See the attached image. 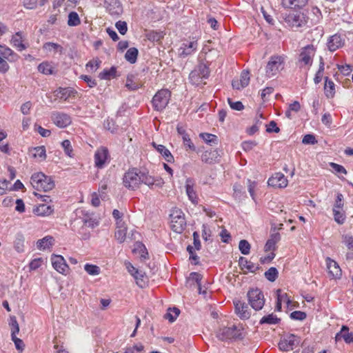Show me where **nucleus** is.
I'll use <instances>...</instances> for the list:
<instances>
[{
  "label": "nucleus",
  "instance_id": "obj_56",
  "mask_svg": "<svg viewBox=\"0 0 353 353\" xmlns=\"http://www.w3.org/2000/svg\"><path fill=\"white\" fill-rule=\"evenodd\" d=\"M43 48L46 50L51 51V50H55V51H59L62 52L63 47L55 43L52 42H47L43 45Z\"/></svg>",
  "mask_w": 353,
  "mask_h": 353
},
{
  "label": "nucleus",
  "instance_id": "obj_21",
  "mask_svg": "<svg viewBox=\"0 0 353 353\" xmlns=\"http://www.w3.org/2000/svg\"><path fill=\"white\" fill-rule=\"evenodd\" d=\"M250 80V72L247 70H243L241 73L240 79L232 81V88L236 90H241L248 85Z\"/></svg>",
  "mask_w": 353,
  "mask_h": 353
},
{
  "label": "nucleus",
  "instance_id": "obj_1",
  "mask_svg": "<svg viewBox=\"0 0 353 353\" xmlns=\"http://www.w3.org/2000/svg\"><path fill=\"white\" fill-rule=\"evenodd\" d=\"M30 183L37 191L48 192L54 187V182L52 178L43 172L34 173L30 178Z\"/></svg>",
  "mask_w": 353,
  "mask_h": 353
},
{
  "label": "nucleus",
  "instance_id": "obj_39",
  "mask_svg": "<svg viewBox=\"0 0 353 353\" xmlns=\"http://www.w3.org/2000/svg\"><path fill=\"white\" fill-rule=\"evenodd\" d=\"M199 137L208 144H217L218 138L214 134L207 132H202L199 134Z\"/></svg>",
  "mask_w": 353,
  "mask_h": 353
},
{
  "label": "nucleus",
  "instance_id": "obj_35",
  "mask_svg": "<svg viewBox=\"0 0 353 353\" xmlns=\"http://www.w3.org/2000/svg\"><path fill=\"white\" fill-rule=\"evenodd\" d=\"M33 157L38 159L39 161H44L46 158V150L44 146H37L31 150Z\"/></svg>",
  "mask_w": 353,
  "mask_h": 353
},
{
  "label": "nucleus",
  "instance_id": "obj_38",
  "mask_svg": "<svg viewBox=\"0 0 353 353\" xmlns=\"http://www.w3.org/2000/svg\"><path fill=\"white\" fill-rule=\"evenodd\" d=\"M180 314V310L177 307L169 308L164 315V318L168 319L170 322H174Z\"/></svg>",
  "mask_w": 353,
  "mask_h": 353
},
{
  "label": "nucleus",
  "instance_id": "obj_20",
  "mask_svg": "<svg viewBox=\"0 0 353 353\" xmlns=\"http://www.w3.org/2000/svg\"><path fill=\"white\" fill-rule=\"evenodd\" d=\"M268 185L279 188L287 187L288 181L285 176L281 172H276L268 181Z\"/></svg>",
  "mask_w": 353,
  "mask_h": 353
},
{
  "label": "nucleus",
  "instance_id": "obj_50",
  "mask_svg": "<svg viewBox=\"0 0 353 353\" xmlns=\"http://www.w3.org/2000/svg\"><path fill=\"white\" fill-rule=\"evenodd\" d=\"M101 61L98 59L90 60L86 63V69L90 71H96L100 66Z\"/></svg>",
  "mask_w": 353,
  "mask_h": 353
},
{
  "label": "nucleus",
  "instance_id": "obj_37",
  "mask_svg": "<svg viewBox=\"0 0 353 353\" xmlns=\"http://www.w3.org/2000/svg\"><path fill=\"white\" fill-rule=\"evenodd\" d=\"M139 54V51L136 48H129L125 54V59L130 63H136L137 60V57Z\"/></svg>",
  "mask_w": 353,
  "mask_h": 353
},
{
  "label": "nucleus",
  "instance_id": "obj_5",
  "mask_svg": "<svg viewBox=\"0 0 353 353\" xmlns=\"http://www.w3.org/2000/svg\"><path fill=\"white\" fill-rule=\"evenodd\" d=\"M210 72L208 65L203 62H201L190 73V81L193 85H199L201 83L203 79H205L209 77Z\"/></svg>",
  "mask_w": 353,
  "mask_h": 353
},
{
  "label": "nucleus",
  "instance_id": "obj_4",
  "mask_svg": "<svg viewBox=\"0 0 353 353\" xmlns=\"http://www.w3.org/2000/svg\"><path fill=\"white\" fill-rule=\"evenodd\" d=\"M316 54V48L312 44L307 45L299 50L297 62L301 68H310L313 63V59Z\"/></svg>",
  "mask_w": 353,
  "mask_h": 353
},
{
  "label": "nucleus",
  "instance_id": "obj_23",
  "mask_svg": "<svg viewBox=\"0 0 353 353\" xmlns=\"http://www.w3.org/2000/svg\"><path fill=\"white\" fill-rule=\"evenodd\" d=\"M25 37L23 32L19 31L12 36L10 44L18 51L21 52L28 48V45L24 43Z\"/></svg>",
  "mask_w": 353,
  "mask_h": 353
},
{
  "label": "nucleus",
  "instance_id": "obj_25",
  "mask_svg": "<svg viewBox=\"0 0 353 353\" xmlns=\"http://www.w3.org/2000/svg\"><path fill=\"white\" fill-rule=\"evenodd\" d=\"M239 265L240 268L245 272L255 273L260 267L259 265L248 261L246 258L241 256L239 260Z\"/></svg>",
  "mask_w": 353,
  "mask_h": 353
},
{
  "label": "nucleus",
  "instance_id": "obj_34",
  "mask_svg": "<svg viewBox=\"0 0 353 353\" xmlns=\"http://www.w3.org/2000/svg\"><path fill=\"white\" fill-rule=\"evenodd\" d=\"M324 90L327 98H332L335 94V84L328 77L325 79Z\"/></svg>",
  "mask_w": 353,
  "mask_h": 353
},
{
  "label": "nucleus",
  "instance_id": "obj_18",
  "mask_svg": "<svg viewBox=\"0 0 353 353\" xmlns=\"http://www.w3.org/2000/svg\"><path fill=\"white\" fill-rule=\"evenodd\" d=\"M330 277L334 279H340L342 276V270L339 263L330 257L325 260Z\"/></svg>",
  "mask_w": 353,
  "mask_h": 353
},
{
  "label": "nucleus",
  "instance_id": "obj_26",
  "mask_svg": "<svg viewBox=\"0 0 353 353\" xmlns=\"http://www.w3.org/2000/svg\"><path fill=\"white\" fill-rule=\"evenodd\" d=\"M194 180L192 178H188L185 180V190L188 199L193 204H196L198 203V197L194 189Z\"/></svg>",
  "mask_w": 353,
  "mask_h": 353
},
{
  "label": "nucleus",
  "instance_id": "obj_16",
  "mask_svg": "<svg viewBox=\"0 0 353 353\" xmlns=\"http://www.w3.org/2000/svg\"><path fill=\"white\" fill-rule=\"evenodd\" d=\"M51 262L54 269L60 274H66L68 272L69 267L62 256L52 255Z\"/></svg>",
  "mask_w": 353,
  "mask_h": 353
},
{
  "label": "nucleus",
  "instance_id": "obj_41",
  "mask_svg": "<svg viewBox=\"0 0 353 353\" xmlns=\"http://www.w3.org/2000/svg\"><path fill=\"white\" fill-rule=\"evenodd\" d=\"M334 221L340 225L344 223L346 216L345 213L343 210H332Z\"/></svg>",
  "mask_w": 353,
  "mask_h": 353
},
{
  "label": "nucleus",
  "instance_id": "obj_17",
  "mask_svg": "<svg viewBox=\"0 0 353 353\" xmlns=\"http://www.w3.org/2000/svg\"><path fill=\"white\" fill-rule=\"evenodd\" d=\"M235 313L241 319H248L251 316V310L248 304L240 300L234 301Z\"/></svg>",
  "mask_w": 353,
  "mask_h": 353
},
{
  "label": "nucleus",
  "instance_id": "obj_19",
  "mask_svg": "<svg viewBox=\"0 0 353 353\" xmlns=\"http://www.w3.org/2000/svg\"><path fill=\"white\" fill-rule=\"evenodd\" d=\"M344 43L345 38L339 34H335L328 38L327 41V46L330 52H334L340 48L343 47Z\"/></svg>",
  "mask_w": 353,
  "mask_h": 353
},
{
  "label": "nucleus",
  "instance_id": "obj_14",
  "mask_svg": "<svg viewBox=\"0 0 353 353\" xmlns=\"http://www.w3.org/2000/svg\"><path fill=\"white\" fill-rule=\"evenodd\" d=\"M299 338L294 334H289L285 336L279 343V347L283 351L292 350L299 344Z\"/></svg>",
  "mask_w": 353,
  "mask_h": 353
},
{
  "label": "nucleus",
  "instance_id": "obj_22",
  "mask_svg": "<svg viewBox=\"0 0 353 353\" xmlns=\"http://www.w3.org/2000/svg\"><path fill=\"white\" fill-rule=\"evenodd\" d=\"M109 156L108 150L106 148L101 147L97 150L94 154V163L98 168H102Z\"/></svg>",
  "mask_w": 353,
  "mask_h": 353
},
{
  "label": "nucleus",
  "instance_id": "obj_28",
  "mask_svg": "<svg viewBox=\"0 0 353 353\" xmlns=\"http://www.w3.org/2000/svg\"><path fill=\"white\" fill-rule=\"evenodd\" d=\"M54 94L57 98L65 101L70 97H74L76 91L71 88H59L54 92Z\"/></svg>",
  "mask_w": 353,
  "mask_h": 353
},
{
  "label": "nucleus",
  "instance_id": "obj_48",
  "mask_svg": "<svg viewBox=\"0 0 353 353\" xmlns=\"http://www.w3.org/2000/svg\"><path fill=\"white\" fill-rule=\"evenodd\" d=\"M85 271L90 275L96 276L100 273V268L96 265L86 263L84 265Z\"/></svg>",
  "mask_w": 353,
  "mask_h": 353
},
{
  "label": "nucleus",
  "instance_id": "obj_44",
  "mask_svg": "<svg viewBox=\"0 0 353 353\" xmlns=\"http://www.w3.org/2000/svg\"><path fill=\"white\" fill-rule=\"evenodd\" d=\"M276 294L277 300L281 301L282 303H286L288 307L291 305V300L287 293L283 292L281 289H278L276 291Z\"/></svg>",
  "mask_w": 353,
  "mask_h": 353
},
{
  "label": "nucleus",
  "instance_id": "obj_7",
  "mask_svg": "<svg viewBox=\"0 0 353 353\" xmlns=\"http://www.w3.org/2000/svg\"><path fill=\"white\" fill-rule=\"evenodd\" d=\"M171 97V92L168 89H161L159 90L153 97L152 104L154 109L161 112L168 105Z\"/></svg>",
  "mask_w": 353,
  "mask_h": 353
},
{
  "label": "nucleus",
  "instance_id": "obj_59",
  "mask_svg": "<svg viewBox=\"0 0 353 353\" xmlns=\"http://www.w3.org/2000/svg\"><path fill=\"white\" fill-rule=\"evenodd\" d=\"M115 26L121 34L124 35L126 34L128 26L125 21H119L116 23Z\"/></svg>",
  "mask_w": 353,
  "mask_h": 353
},
{
  "label": "nucleus",
  "instance_id": "obj_58",
  "mask_svg": "<svg viewBox=\"0 0 353 353\" xmlns=\"http://www.w3.org/2000/svg\"><path fill=\"white\" fill-rule=\"evenodd\" d=\"M104 128L110 131L112 133H114L117 130V126L115 125V123L113 120L106 119L104 121Z\"/></svg>",
  "mask_w": 353,
  "mask_h": 353
},
{
  "label": "nucleus",
  "instance_id": "obj_29",
  "mask_svg": "<svg viewBox=\"0 0 353 353\" xmlns=\"http://www.w3.org/2000/svg\"><path fill=\"white\" fill-rule=\"evenodd\" d=\"M308 3V0H281L282 6L285 8L301 9Z\"/></svg>",
  "mask_w": 353,
  "mask_h": 353
},
{
  "label": "nucleus",
  "instance_id": "obj_43",
  "mask_svg": "<svg viewBox=\"0 0 353 353\" xmlns=\"http://www.w3.org/2000/svg\"><path fill=\"white\" fill-rule=\"evenodd\" d=\"M81 23L79 14L76 12H71L68 14V25L69 26H77Z\"/></svg>",
  "mask_w": 353,
  "mask_h": 353
},
{
  "label": "nucleus",
  "instance_id": "obj_27",
  "mask_svg": "<svg viewBox=\"0 0 353 353\" xmlns=\"http://www.w3.org/2000/svg\"><path fill=\"white\" fill-rule=\"evenodd\" d=\"M219 154L217 150H206L201 154V161L205 163L213 164L219 161Z\"/></svg>",
  "mask_w": 353,
  "mask_h": 353
},
{
  "label": "nucleus",
  "instance_id": "obj_33",
  "mask_svg": "<svg viewBox=\"0 0 353 353\" xmlns=\"http://www.w3.org/2000/svg\"><path fill=\"white\" fill-rule=\"evenodd\" d=\"M153 145L157 149V150L163 157L164 159L170 163L174 161V157L171 152L163 145H157L154 143Z\"/></svg>",
  "mask_w": 353,
  "mask_h": 353
},
{
  "label": "nucleus",
  "instance_id": "obj_36",
  "mask_svg": "<svg viewBox=\"0 0 353 353\" xmlns=\"http://www.w3.org/2000/svg\"><path fill=\"white\" fill-rule=\"evenodd\" d=\"M280 322V319L274 314H270L263 316L259 321V324L276 325Z\"/></svg>",
  "mask_w": 353,
  "mask_h": 353
},
{
  "label": "nucleus",
  "instance_id": "obj_42",
  "mask_svg": "<svg viewBox=\"0 0 353 353\" xmlns=\"http://www.w3.org/2000/svg\"><path fill=\"white\" fill-rule=\"evenodd\" d=\"M9 325L11 327V338H15L17 334L19 332V326L15 316H11Z\"/></svg>",
  "mask_w": 353,
  "mask_h": 353
},
{
  "label": "nucleus",
  "instance_id": "obj_9",
  "mask_svg": "<svg viewBox=\"0 0 353 353\" xmlns=\"http://www.w3.org/2000/svg\"><path fill=\"white\" fill-rule=\"evenodd\" d=\"M217 336L222 341L241 339H243L242 329L236 325L224 327L219 330Z\"/></svg>",
  "mask_w": 353,
  "mask_h": 353
},
{
  "label": "nucleus",
  "instance_id": "obj_60",
  "mask_svg": "<svg viewBox=\"0 0 353 353\" xmlns=\"http://www.w3.org/2000/svg\"><path fill=\"white\" fill-rule=\"evenodd\" d=\"M43 263V260L42 258H37L32 260L29 264L30 270H36L42 265Z\"/></svg>",
  "mask_w": 353,
  "mask_h": 353
},
{
  "label": "nucleus",
  "instance_id": "obj_62",
  "mask_svg": "<svg viewBox=\"0 0 353 353\" xmlns=\"http://www.w3.org/2000/svg\"><path fill=\"white\" fill-rule=\"evenodd\" d=\"M290 318L294 320L303 321L306 318V314L302 311H294L290 314Z\"/></svg>",
  "mask_w": 353,
  "mask_h": 353
},
{
  "label": "nucleus",
  "instance_id": "obj_30",
  "mask_svg": "<svg viewBox=\"0 0 353 353\" xmlns=\"http://www.w3.org/2000/svg\"><path fill=\"white\" fill-rule=\"evenodd\" d=\"M281 240V235L279 232L272 234L267 241L265 246L264 251L270 252L276 250V244Z\"/></svg>",
  "mask_w": 353,
  "mask_h": 353
},
{
  "label": "nucleus",
  "instance_id": "obj_11",
  "mask_svg": "<svg viewBox=\"0 0 353 353\" xmlns=\"http://www.w3.org/2000/svg\"><path fill=\"white\" fill-rule=\"evenodd\" d=\"M50 118L53 123L61 128H65L72 123L71 117L61 112H52Z\"/></svg>",
  "mask_w": 353,
  "mask_h": 353
},
{
  "label": "nucleus",
  "instance_id": "obj_2",
  "mask_svg": "<svg viewBox=\"0 0 353 353\" xmlns=\"http://www.w3.org/2000/svg\"><path fill=\"white\" fill-rule=\"evenodd\" d=\"M20 57L6 45L0 44V73L5 74L9 69L8 62H16Z\"/></svg>",
  "mask_w": 353,
  "mask_h": 353
},
{
  "label": "nucleus",
  "instance_id": "obj_57",
  "mask_svg": "<svg viewBox=\"0 0 353 353\" xmlns=\"http://www.w3.org/2000/svg\"><path fill=\"white\" fill-rule=\"evenodd\" d=\"M136 280L137 284L141 287L144 288L146 285L145 276L143 272L141 271V274H137L133 276Z\"/></svg>",
  "mask_w": 353,
  "mask_h": 353
},
{
  "label": "nucleus",
  "instance_id": "obj_52",
  "mask_svg": "<svg viewBox=\"0 0 353 353\" xmlns=\"http://www.w3.org/2000/svg\"><path fill=\"white\" fill-rule=\"evenodd\" d=\"M342 243L345 245L348 250L353 251V235L350 234L342 236Z\"/></svg>",
  "mask_w": 353,
  "mask_h": 353
},
{
  "label": "nucleus",
  "instance_id": "obj_3",
  "mask_svg": "<svg viewBox=\"0 0 353 353\" xmlns=\"http://www.w3.org/2000/svg\"><path fill=\"white\" fill-rule=\"evenodd\" d=\"M142 172L137 168L129 169L123 175V185L130 190L138 189L141 185Z\"/></svg>",
  "mask_w": 353,
  "mask_h": 353
},
{
  "label": "nucleus",
  "instance_id": "obj_49",
  "mask_svg": "<svg viewBox=\"0 0 353 353\" xmlns=\"http://www.w3.org/2000/svg\"><path fill=\"white\" fill-rule=\"evenodd\" d=\"M38 70L44 74H51L53 71L52 65L48 62L40 63L38 66Z\"/></svg>",
  "mask_w": 353,
  "mask_h": 353
},
{
  "label": "nucleus",
  "instance_id": "obj_46",
  "mask_svg": "<svg viewBox=\"0 0 353 353\" xmlns=\"http://www.w3.org/2000/svg\"><path fill=\"white\" fill-rule=\"evenodd\" d=\"M123 353H144V346L141 343H137L125 348Z\"/></svg>",
  "mask_w": 353,
  "mask_h": 353
},
{
  "label": "nucleus",
  "instance_id": "obj_32",
  "mask_svg": "<svg viewBox=\"0 0 353 353\" xmlns=\"http://www.w3.org/2000/svg\"><path fill=\"white\" fill-rule=\"evenodd\" d=\"M54 239L51 236H46L37 242V247L40 250H46L50 248L54 244Z\"/></svg>",
  "mask_w": 353,
  "mask_h": 353
},
{
  "label": "nucleus",
  "instance_id": "obj_13",
  "mask_svg": "<svg viewBox=\"0 0 353 353\" xmlns=\"http://www.w3.org/2000/svg\"><path fill=\"white\" fill-rule=\"evenodd\" d=\"M141 184L143 183L150 189L154 188H161L163 184V180L160 177H155L149 174L148 172H142Z\"/></svg>",
  "mask_w": 353,
  "mask_h": 353
},
{
  "label": "nucleus",
  "instance_id": "obj_63",
  "mask_svg": "<svg viewBox=\"0 0 353 353\" xmlns=\"http://www.w3.org/2000/svg\"><path fill=\"white\" fill-rule=\"evenodd\" d=\"M211 230L210 228L205 224H203L202 225V237L203 239L207 241L208 240H210L211 237Z\"/></svg>",
  "mask_w": 353,
  "mask_h": 353
},
{
  "label": "nucleus",
  "instance_id": "obj_54",
  "mask_svg": "<svg viewBox=\"0 0 353 353\" xmlns=\"http://www.w3.org/2000/svg\"><path fill=\"white\" fill-rule=\"evenodd\" d=\"M127 228H117L114 234L115 239L119 242L123 243L125 240Z\"/></svg>",
  "mask_w": 353,
  "mask_h": 353
},
{
  "label": "nucleus",
  "instance_id": "obj_53",
  "mask_svg": "<svg viewBox=\"0 0 353 353\" xmlns=\"http://www.w3.org/2000/svg\"><path fill=\"white\" fill-rule=\"evenodd\" d=\"M343 195L341 193H337L332 210H343Z\"/></svg>",
  "mask_w": 353,
  "mask_h": 353
},
{
  "label": "nucleus",
  "instance_id": "obj_40",
  "mask_svg": "<svg viewBox=\"0 0 353 353\" xmlns=\"http://www.w3.org/2000/svg\"><path fill=\"white\" fill-rule=\"evenodd\" d=\"M125 86L130 90H137L141 87V84L134 81L133 75H128L126 79Z\"/></svg>",
  "mask_w": 353,
  "mask_h": 353
},
{
  "label": "nucleus",
  "instance_id": "obj_15",
  "mask_svg": "<svg viewBox=\"0 0 353 353\" xmlns=\"http://www.w3.org/2000/svg\"><path fill=\"white\" fill-rule=\"evenodd\" d=\"M176 214H172L171 228L176 233H181L185 230L186 222L181 211H176Z\"/></svg>",
  "mask_w": 353,
  "mask_h": 353
},
{
  "label": "nucleus",
  "instance_id": "obj_45",
  "mask_svg": "<svg viewBox=\"0 0 353 353\" xmlns=\"http://www.w3.org/2000/svg\"><path fill=\"white\" fill-rule=\"evenodd\" d=\"M117 70L114 67H112L109 70H103L99 74V77L101 79H110L112 77H114L116 75Z\"/></svg>",
  "mask_w": 353,
  "mask_h": 353
},
{
  "label": "nucleus",
  "instance_id": "obj_61",
  "mask_svg": "<svg viewBox=\"0 0 353 353\" xmlns=\"http://www.w3.org/2000/svg\"><path fill=\"white\" fill-rule=\"evenodd\" d=\"M228 102L230 106V108L235 110H242L244 109V105L241 101H232L231 99H228Z\"/></svg>",
  "mask_w": 353,
  "mask_h": 353
},
{
  "label": "nucleus",
  "instance_id": "obj_12",
  "mask_svg": "<svg viewBox=\"0 0 353 353\" xmlns=\"http://www.w3.org/2000/svg\"><path fill=\"white\" fill-rule=\"evenodd\" d=\"M198 48V42L194 39L191 41H183L178 50L179 55L181 58H185L194 54Z\"/></svg>",
  "mask_w": 353,
  "mask_h": 353
},
{
  "label": "nucleus",
  "instance_id": "obj_51",
  "mask_svg": "<svg viewBox=\"0 0 353 353\" xmlns=\"http://www.w3.org/2000/svg\"><path fill=\"white\" fill-rule=\"evenodd\" d=\"M239 248L241 254L247 255L250 251V244L247 240H241L239 244Z\"/></svg>",
  "mask_w": 353,
  "mask_h": 353
},
{
  "label": "nucleus",
  "instance_id": "obj_64",
  "mask_svg": "<svg viewBox=\"0 0 353 353\" xmlns=\"http://www.w3.org/2000/svg\"><path fill=\"white\" fill-rule=\"evenodd\" d=\"M80 79L85 81L90 88H94L97 85L96 80L88 75L82 74L80 76Z\"/></svg>",
  "mask_w": 353,
  "mask_h": 353
},
{
  "label": "nucleus",
  "instance_id": "obj_47",
  "mask_svg": "<svg viewBox=\"0 0 353 353\" xmlns=\"http://www.w3.org/2000/svg\"><path fill=\"white\" fill-rule=\"evenodd\" d=\"M278 270L276 268L272 267L269 268L264 274L265 277L270 281L274 282L278 277Z\"/></svg>",
  "mask_w": 353,
  "mask_h": 353
},
{
  "label": "nucleus",
  "instance_id": "obj_8",
  "mask_svg": "<svg viewBox=\"0 0 353 353\" xmlns=\"http://www.w3.org/2000/svg\"><path fill=\"white\" fill-rule=\"evenodd\" d=\"M284 59L281 56H272L265 67V75L268 78L277 75L283 69Z\"/></svg>",
  "mask_w": 353,
  "mask_h": 353
},
{
  "label": "nucleus",
  "instance_id": "obj_10",
  "mask_svg": "<svg viewBox=\"0 0 353 353\" xmlns=\"http://www.w3.org/2000/svg\"><path fill=\"white\" fill-rule=\"evenodd\" d=\"M285 23L292 28H298L305 26L307 23V19L303 13H292L285 16L284 18Z\"/></svg>",
  "mask_w": 353,
  "mask_h": 353
},
{
  "label": "nucleus",
  "instance_id": "obj_6",
  "mask_svg": "<svg viewBox=\"0 0 353 353\" xmlns=\"http://www.w3.org/2000/svg\"><path fill=\"white\" fill-rule=\"evenodd\" d=\"M247 297L250 306L256 311L261 310L265 304V297L263 292L259 288L250 289Z\"/></svg>",
  "mask_w": 353,
  "mask_h": 353
},
{
  "label": "nucleus",
  "instance_id": "obj_31",
  "mask_svg": "<svg viewBox=\"0 0 353 353\" xmlns=\"http://www.w3.org/2000/svg\"><path fill=\"white\" fill-rule=\"evenodd\" d=\"M54 211L52 206L46 203L39 204L33 210L34 214L40 216H46L50 215Z\"/></svg>",
  "mask_w": 353,
  "mask_h": 353
},
{
  "label": "nucleus",
  "instance_id": "obj_55",
  "mask_svg": "<svg viewBox=\"0 0 353 353\" xmlns=\"http://www.w3.org/2000/svg\"><path fill=\"white\" fill-rule=\"evenodd\" d=\"M61 146L63 148L65 154L67 156L72 157L73 155L72 154L73 150H72V147L70 141L68 139L63 141L61 142Z\"/></svg>",
  "mask_w": 353,
  "mask_h": 353
},
{
  "label": "nucleus",
  "instance_id": "obj_24",
  "mask_svg": "<svg viewBox=\"0 0 353 353\" xmlns=\"http://www.w3.org/2000/svg\"><path fill=\"white\" fill-rule=\"evenodd\" d=\"M104 3L110 14L119 16L122 13V6L119 0H105Z\"/></svg>",
  "mask_w": 353,
  "mask_h": 353
}]
</instances>
